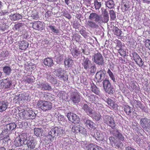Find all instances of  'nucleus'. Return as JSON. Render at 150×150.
Listing matches in <instances>:
<instances>
[{
    "instance_id": "nucleus-27",
    "label": "nucleus",
    "mask_w": 150,
    "mask_h": 150,
    "mask_svg": "<svg viewBox=\"0 0 150 150\" xmlns=\"http://www.w3.org/2000/svg\"><path fill=\"white\" fill-rule=\"evenodd\" d=\"M34 134L37 137H40L43 134L44 130L42 128H35L34 129Z\"/></svg>"
},
{
    "instance_id": "nucleus-44",
    "label": "nucleus",
    "mask_w": 150,
    "mask_h": 150,
    "mask_svg": "<svg viewBox=\"0 0 150 150\" xmlns=\"http://www.w3.org/2000/svg\"><path fill=\"white\" fill-rule=\"evenodd\" d=\"M113 31L115 35L119 36H120L122 33V31L118 27H114Z\"/></svg>"
},
{
    "instance_id": "nucleus-64",
    "label": "nucleus",
    "mask_w": 150,
    "mask_h": 150,
    "mask_svg": "<svg viewBox=\"0 0 150 150\" xmlns=\"http://www.w3.org/2000/svg\"><path fill=\"white\" fill-rule=\"evenodd\" d=\"M52 15V12L50 11H48L45 14V17L48 18L50 17Z\"/></svg>"
},
{
    "instance_id": "nucleus-58",
    "label": "nucleus",
    "mask_w": 150,
    "mask_h": 150,
    "mask_svg": "<svg viewBox=\"0 0 150 150\" xmlns=\"http://www.w3.org/2000/svg\"><path fill=\"white\" fill-rule=\"evenodd\" d=\"M144 43L145 47L150 50V40L147 39L145 40Z\"/></svg>"
},
{
    "instance_id": "nucleus-6",
    "label": "nucleus",
    "mask_w": 150,
    "mask_h": 150,
    "mask_svg": "<svg viewBox=\"0 0 150 150\" xmlns=\"http://www.w3.org/2000/svg\"><path fill=\"white\" fill-rule=\"evenodd\" d=\"M103 85L106 92L109 94L114 93V91L113 87V86L111 85L109 80L105 79L103 81Z\"/></svg>"
},
{
    "instance_id": "nucleus-48",
    "label": "nucleus",
    "mask_w": 150,
    "mask_h": 150,
    "mask_svg": "<svg viewBox=\"0 0 150 150\" xmlns=\"http://www.w3.org/2000/svg\"><path fill=\"white\" fill-rule=\"evenodd\" d=\"M72 131L75 133L79 132L80 131V128L79 126L74 125L72 128Z\"/></svg>"
},
{
    "instance_id": "nucleus-8",
    "label": "nucleus",
    "mask_w": 150,
    "mask_h": 150,
    "mask_svg": "<svg viewBox=\"0 0 150 150\" xmlns=\"http://www.w3.org/2000/svg\"><path fill=\"white\" fill-rule=\"evenodd\" d=\"M26 139L25 143V145H26L27 147L30 149H33L35 148L37 143L34 140L33 137L30 136H26Z\"/></svg>"
},
{
    "instance_id": "nucleus-43",
    "label": "nucleus",
    "mask_w": 150,
    "mask_h": 150,
    "mask_svg": "<svg viewBox=\"0 0 150 150\" xmlns=\"http://www.w3.org/2000/svg\"><path fill=\"white\" fill-rule=\"evenodd\" d=\"M136 64H137L139 67L141 68L143 67L144 65V62H143L142 58L140 57L137 59L135 61H134Z\"/></svg>"
},
{
    "instance_id": "nucleus-17",
    "label": "nucleus",
    "mask_w": 150,
    "mask_h": 150,
    "mask_svg": "<svg viewBox=\"0 0 150 150\" xmlns=\"http://www.w3.org/2000/svg\"><path fill=\"white\" fill-rule=\"evenodd\" d=\"M32 26L33 29L39 31L42 30L44 28L43 23L39 21H34L33 23Z\"/></svg>"
},
{
    "instance_id": "nucleus-37",
    "label": "nucleus",
    "mask_w": 150,
    "mask_h": 150,
    "mask_svg": "<svg viewBox=\"0 0 150 150\" xmlns=\"http://www.w3.org/2000/svg\"><path fill=\"white\" fill-rule=\"evenodd\" d=\"M46 78L47 81L52 83L56 84L57 83V80L52 77L50 74H47Z\"/></svg>"
},
{
    "instance_id": "nucleus-22",
    "label": "nucleus",
    "mask_w": 150,
    "mask_h": 150,
    "mask_svg": "<svg viewBox=\"0 0 150 150\" xmlns=\"http://www.w3.org/2000/svg\"><path fill=\"white\" fill-rule=\"evenodd\" d=\"M39 88L43 91H50L51 90L52 87L50 85L47 83L45 82L42 83L39 85Z\"/></svg>"
},
{
    "instance_id": "nucleus-28",
    "label": "nucleus",
    "mask_w": 150,
    "mask_h": 150,
    "mask_svg": "<svg viewBox=\"0 0 150 150\" xmlns=\"http://www.w3.org/2000/svg\"><path fill=\"white\" fill-rule=\"evenodd\" d=\"M89 115L96 121L99 120L101 117V115L99 113L93 112V111L92 112V114H90Z\"/></svg>"
},
{
    "instance_id": "nucleus-39",
    "label": "nucleus",
    "mask_w": 150,
    "mask_h": 150,
    "mask_svg": "<svg viewBox=\"0 0 150 150\" xmlns=\"http://www.w3.org/2000/svg\"><path fill=\"white\" fill-rule=\"evenodd\" d=\"M64 63L66 65H67L68 67H70L72 66L74 62L72 59L70 58H68L65 59Z\"/></svg>"
},
{
    "instance_id": "nucleus-63",
    "label": "nucleus",
    "mask_w": 150,
    "mask_h": 150,
    "mask_svg": "<svg viewBox=\"0 0 150 150\" xmlns=\"http://www.w3.org/2000/svg\"><path fill=\"white\" fill-rule=\"evenodd\" d=\"M31 16L33 19L35 20H37L39 18V16L37 13H32Z\"/></svg>"
},
{
    "instance_id": "nucleus-16",
    "label": "nucleus",
    "mask_w": 150,
    "mask_h": 150,
    "mask_svg": "<svg viewBox=\"0 0 150 150\" xmlns=\"http://www.w3.org/2000/svg\"><path fill=\"white\" fill-rule=\"evenodd\" d=\"M29 96V94L24 92L19 94L17 99V101L19 103H23L26 101Z\"/></svg>"
},
{
    "instance_id": "nucleus-55",
    "label": "nucleus",
    "mask_w": 150,
    "mask_h": 150,
    "mask_svg": "<svg viewBox=\"0 0 150 150\" xmlns=\"http://www.w3.org/2000/svg\"><path fill=\"white\" fill-rule=\"evenodd\" d=\"M79 33L85 38H86L88 36V33L85 30L81 29L79 31Z\"/></svg>"
},
{
    "instance_id": "nucleus-59",
    "label": "nucleus",
    "mask_w": 150,
    "mask_h": 150,
    "mask_svg": "<svg viewBox=\"0 0 150 150\" xmlns=\"http://www.w3.org/2000/svg\"><path fill=\"white\" fill-rule=\"evenodd\" d=\"M116 137L120 140L123 141L124 140L125 138L122 134L119 132H118L116 135Z\"/></svg>"
},
{
    "instance_id": "nucleus-53",
    "label": "nucleus",
    "mask_w": 150,
    "mask_h": 150,
    "mask_svg": "<svg viewBox=\"0 0 150 150\" xmlns=\"http://www.w3.org/2000/svg\"><path fill=\"white\" fill-rule=\"evenodd\" d=\"M22 16L18 14H14L12 16V18L14 21H16L21 19L22 18Z\"/></svg>"
},
{
    "instance_id": "nucleus-1",
    "label": "nucleus",
    "mask_w": 150,
    "mask_h": 150,
    "mask_svg": "<svg viewBox=\"0 0 150 150\" xmlns=\"http://www.w3.org/2000/svg\"><path fill=\"white\" fill-rule=\"evenodd\" d=\"M62 131V128L54 127L50 131L47 137L50 142H52L54 139L56 134L57 136H61L63 134Z\"/></svg>"
},
{
    "instance_id": "nucleus-56",
    "label": "nucleus",
    "mask_w": 150,
    "mask_h": 150,
    "mask_svg": "<svg viewBox=\"0 0 150 150\" xmlns=\"http://www.w3.org/2000/svg\"><path fill=\"white\" fill-rule=\"evenodd\" d=\"M96 144H90L87 145L86 149L87 150H94Z\"/></svg>"
},
{
    "instance_id": "nucleus-40",
    "label": "nucleus",
    "mask_w": 150,
    "mask_h": 150,
    "mask_svg": "<svg viewBox=\"0 0 150 150\" xmlns=\"http://www.w3.org/2000/svg\"><path fill=\"white\" fill-rule=\"evenodd\" d=\"M96 70V67L95 64H92L90 66L89 68L87 70L88 71H89L91 74H94L95 73Z\"/></svg>"
},
{
    "instance_id": "nucleus-51",
    "label": "nucleus",
    "mask_w": 150,
    "mask_h": 150,
    "mask_svg": "<svg viewBox=\"0 0 150 150\" xmlns=\"http://www.w3.org/2000/svg\"><path fill=\"white\" fill-rule=\"evenodd\" d=\"M24 25V23H19L17 24H16L14 25V28L15 30H19L22 28V27Z\"/></svg>"
},
{
    "instance_id": "nucleus-47",
    "label": "nucleus",
    "mask_w": 150,
    "mask_h": 150,
    "mask_svg": "<svg viewBox=\"0 0 150 150\" xmlns=\"http://www.w3.org/2000/svg\"><path fill=\"white\" fill-rule=\"evenodd\" d=\"M130 56L131 58L134 61L140 57L139 54L135 52H134L132 53Z\"/></svg>"
},
{
    "instance_id": "nucleus-50",
    "label": "nucleus",
    "mask_w": 150,
    "mask_h": 150,
    "mask_svg": "<svg viewBox=\"0 0 150 150\" xmlns=\"http://www.w3.org/2000/svg\"><path fill=\"white\" fill-rule=\"evenodd\" d=\"M34 78L32 77H27L26 79H24V81L28 83H31L34 82Z\"/></svg>"
},
{
    "instance_id": "nucleus-13",
    "label": "nucleus",
    "mask_w": 150,
    "mask_h": 150,
    "mask_svg": "<svg viewBox=\"0 0 150 150\" xmlns=\"http://www.w3.org/2000/svg\"><path fill=\"white\" fill-rule=\"evenodd\" d=\"M67 116L69 120L74 124L78 123L80 122L79 118L75 114L69 112L67 114Z\"/></svg>"
},
{
    "instance_id": "nucleus-46",
    "label": "nucleus",
    "mask_w": 150,
    "mask_h": 150,
    "mask_svg": "<svg viewBox=\"0 0 150 150\" xmlns=\"http://www.w3.org/2000/svg\"><path fill=\"white\" fill-rule=\"evenodd\" d=\"M89 101L91 102H95L96 99L98 98L97 97L93 94H90L88 97Z\"/></svg>"
},
{
    "instance_id": "nucleus-20",
    "label": "nucleus",
    "mask_w": 150,
    "mask_h": 150,
    "mask_svg": "<svg viewBox=\"0 0 150 150\" xmlns=\"http://www.w3.org/2000/svg\"><path fill=\"white\" fill-rule=\"evenodd\" d=\"M92 64L91 60L88 57L85 58L82 63L83 68L86 70H88Z\"/></svg>"
},
{
    "instance_id": "nucleus-21",
    "label": "nucleus",
    "mask_w": 150,
    "mask_h": 150,
    "mask_svg": "<svg viewBox=\"0 0 150 150\" xmlns=\"http://www.w3.org/2000/svg\"><path fill=\"white\" fill-rule=\"evenodd\" d=\"M91 135L96 139H98V140H101L103 139V137L101 133L96 130L93 129L91 131Z\"/></svg>"
},
{
    "instance_id": "nucleus-61",
    "label": "nucleus",
    "mask_w": 150,
    "mask_h": 150,
    "mask_svg": "<svg viewBox=\"0 0 150 150\" xmlns=\"http://www.w3.org/2000/svg\"><path fill=\"white\" fill-rule=\"evenodd\" d=\"M49 27L50 28L51 30L53 32L56 33H59V30L58 29H55L54 26H53L52 25H50L49 26Z\"/></svg>"
},
{
    "instance_id": "nucleus-15",
    "label": "nucleus",
    "mask_w": 150,
    "mask_h": 150,
    "mask_svg": "<svg viewBox=\"0 0 150 150\" xmlns=\"http://www.w3.org/2000/svg\"><path fill=\"white\" fill-rule=\"evenodd\" d=\"M101 15H99L95 13H90L88 17V19L91 21H94L95 22L100 24Z\"/></svg>"
},
{
    "instance_id": "nucleus-18",
    "label": "nucleus",
    "mask_w": 150,
    "mask_h": 150,
    "mask_svg": "<svg viewBox=\"0 0 150 150\" xmlns=\"http://www.w3.org/2000/svg\"><path fill=\"white\" fill-rule=\"evenodd\" d=\"M106 71L105 70H101L98 72L96 74L95 79L98 82H100L105 78Z\"/></svg>"
},
{
    "instance_id": "nucleus-19",
    "label": "nucleus",
    "mask_w": 150,
    "mask_h": 150,
    "mask_svg": "<svg viewBox=\"0 0 150 150\" xmlns=\"http://www.w3.org/2000/svg\"><path fill=\"white\" fill-rule=\"evenodd\" d=\"M16 125L14 123H11L7 124L4 127L3 133L4 132L8 134V131L11 132L16 127Z\"/></svg>"
},
{
    "instance_id": "nucleus-29",
    "label": "nucleus",
    "mask_w": 150,
    "mask_h": 150,
    "mask_svg": "<svg viewBox=\"0 0 150 150\" xmlns=\"http://www.w3.org/2000/svg\"><path fill=\"white\" fill-rule=\"evenodd\" d=\"M71 53L73 56L76 58L80 54V52L79 49L73 48L71 50Z\"/></svg>"
},
{
    "instance_id": "nucleus-11",
    "label": "nucleus",
    "mask_w": 150,
    "mask_h": 150,
    "mask_svg": "<svg viewBox=\"0 0 150 150\" xmlns=\"http://www.w3.org/2000/svg\"><path fill=\"white\" fill-rule=\"evenodd\" d=\"M141 126L146 131L150 128V120L146 117L142 118L140 122Z\"/></svg>"
},
{
    "instance_id": "nucleus-26",
    "label": "nucleus",
    "mask_w": 150,
    "mask_h": 150,
    "mask_svg": "<svg viewBox=\"0 0 150 150\" xmlns=\"http://www.w3.org/2000/svg\"><path fill=\"white\" fill-rule=\"evenodd\" d=\"M8 103L4 101H0V112L5 110L7 108Z\"/></svg>"
},
{
    "instance_id": "nucleus-9",
    "label": "nucleus",
    "mask_w": 150,
    "mask_h": 150,
    "mask_svg": "<svg viewBox=\"0 0 150 150\" xmlns=\"http://www.w3.org/2000/svg\"><path fill=\"white\" fill-rule=\"evenodd\" d=\"M70 100L74 104L78 103L81 100V96L78 92H72L70 94Z\"/></svg>"
},
{
    "instance_id": "nucleus-33",
    "label": "nucleus",
    "mask_w": 150,
    "mask_h": 150,
    "mask_svg": "<svg viewBox=\"0 0 150 150\" xmlns=\"http://www.w3.org/2000/svg\"><path fill=\"white\" fill-rule=\"evenodd\" d=\"M91 91L96 94L99 95L100 94V91L98 88L93 84L91 85Z\"/></svg>"
},
{
    "instance_id": "nucleus-7",
    "label": "nucleus",
    "mask_w": 150,
    "mask_h": 150,
    "mask_svg": "<svg viewBox=\"0 0 150 150\" xmlns=\"http://www.w3.org/2000/svg\"><path fill=\"white\" fill-rule=\"evenodd\" d=\"M94 62L99 65H104V62L103 58L101 54L99 52L95 54L93 56Z\"/></svg>"
},
{
    "instance_id": "nucleus-12",
    "label": "nucleus",
    "mask_w": 150,
    "mask_h": 150,
    "mask_svg": "<svg viewBox=\"0 0 150 150\" xmlns=\"http://www.w3.org/2000/svg\"><path fill=\"white\" fill-rule=\"evenodd\" d=\"M104 122L107 125L111 127L112 129L114 128L115 127V122L114 118L110 116H105L104 118Z\"/></svg>"
},
{
    "instance_id": "nucleus-54",
    "label": "nucleus",
    "mask_w": 150,
    "mask_h": 150,
    "mask_svg": "<svg viewBox=\"0 0 150 150\" xmlns=\"http://www.w3.org/2000/svg\"><path fill=\"white\" fill-rule=\"evenodd\" d=\"M110 14L111 19L113 20H115L116 17L114 11L113 10H110Z\"/></svg>"
},
{
    "instance_id": "nucleus-14",
    "label": "nucleus",
    "mask_w": 150,
    "mask_h": 150,
    "mask_svg": "<svg viewBox=\"0 0 150 150\" xmlns=\"http://www.w3.org/2000/svg\"><path fill=\"white\" fill-rule=\"evenodd\" d=\"M101 15H99L95 13H90L88 17V19L91 21H94L95 22L100 24Z\"/></svg>"
},
{
    "instance_id": "nucleus-3",
    "label": "nucleus",
    "mask_w": 150,
    "mask_h": 150,
    "mask_svg": "<svg viewBox=\"0 0 150 150\" xmlns=\"http://www.w3.org/2000/svg\"><path fill=\"white\" fill-rule=\"evenodd\" d=\"M54 72L56 76L62 82L64 83L68 81L69 76L66 71L62 69H59L56 70Z\"/></svg>"
},
{
    "instance_id": "nucleus-60",
    "label": "nucleus",
    "mask_w": 150,
    "mask_h": 150,
    "mask_svg": "<svg viewBox=\"0 0 150 150\" xmlns=\"http://www.w3.org/2000/svg\"><path fill=\"white\" fill-rule=\"evenodd\" d=\"M118 52L121 56H125L126 55V52L122 48H120L118 51Z\"/></svg>"
},
{
    "instance_id": "nucleus-25",
    "label": "nucleus",
    "mask_w": 150,
    "mask_h": 150,
    "mask_svg": "<svg viewBox=\"0 0 150 150\" xmlns=\"http://www.w3.org/2000/svg\"><path fill=\"white\" fill-rule=\"evenodd\" d=\"M86 25L87 27L93 28H97L98 27L96 23L90 20L88 21L86 23Z\"/></svg>"
},
{
    "instance_id": "nucleus-42",
    "label": "nucleus",
    "mask_w": 150,
    "mask_h": 150,
    "mask_svg": "<svg viewBox=\"0 0 150 150\" xmlns=\"http://www.w3.org/2000/svg\"><path fill=\"white\" fill-rule=\"evenodd\" d=\"M132 110V108L127 105L125 106L124 109L125 112L128 115H130L131 114Z\"/></svg>"
},
{
    "instance_id": "nucleus-23",
    "label": "nucleus",
    "mask_w": 150,
    "mask_h": 150,
    "mask_svg": "<svg viewBox=\"0 0 150 150\" xmlns=\"http://www.w3.org/2000/svg\"><path fill=\"white\" fill-rule=\"evenodd\" d=\"M18 43L19 48L22 50L26 49L29 45L28 42L25 40L19 41Z\"/></svg>"
},
{
    "instance_id": "nucleus-5",
    "label": "nucleus",
    "mask_w": 150,
    "mask_h": 150,
    "mask_svg": "<svg viewBox=\"0 0 150 150\" xmlns=\"http://www.w3.org/2000/svg\"><path fill=\"white\" fill-rule=\"evenodd\" d=\"M27 135L25 133H23L19 137H16L14 141V144L16 147H20L23 146L26 141Z\"/></svg>"
},
{
    "instance_id": "nucleus-49",
    "label": "nucleus",
    "mask_w": 150,
    "mask_h": 150,
    "mask_svg": "<svg viewBox=\"0 0 150 150\" xmlns=\"http://www.w3.org/2000/svg\"><path fill=\"white\" fill-rule=\"evenodd\" d=\"M122 9L123 12L127 11L130 8V6L129 4L126 3L124 4L122 6Z\"/></svg>"
},
{
    "instance_id": "nucleus-32",
    "label": "nucleus",
    "mask_w": 150,
    "mask_h": 150,
    "mask_svg": "<svg viewBox=\"0 0 150 150\" xmlns=\"http://www.w3.org/2000/svg\"><path fill=\"white\" fill-rule=\"evenodd\" d=\"M132 105L134 106H135L136 108L139 107L141 109H142L143 108V106L141 104L140 101H139L136 100H133L132 102Z\"/></svg>"
},
{
    "instance_id": "nucleus-10",
    "label": "nucleus",
    "mask_w": 150,
    "mask_h": 150,
    "mask_svg": "<svg viewBox=\"0 0 150 150\" xmlns=\"http://www.w3.org/2000/svg\"><path fill=\"white\" fill-rule=\"evenodd\" d=\"M12 83L9 79H3L0 80V86L6 89H11L12 87Z\"/></svg>"
},
{
    "instance_id": "nucleus-35",
    "label": "nucleus",
    "mask_w": 150,
    "mask_h": 150,
    "mask_svg": "<svg viewBox=\"0 0 150 150\" xmlns=\"http://www.w3.org/2000/svg\"><path fill=\"white\" fill-rule=\"evenodd\" d=\"M84 124L86 127L89 129L93 128L94 127L93 122L90 120H86Z\"/></svg>"
},
{
    "instance_id": "nucleus-38",
    "label": "nucleus",
    "mask_w": 150,
    "mask_h": 150,
    "mask_svg": "<svg viewBox=\"0 0 150 150\" xmlns=\"http://www.w3.org/2000/svg\"><path fill=\"white\" fill-rule=\"evenodd\" d=\"M3 71L6 75H9L11 71V69L10 67L6 66L3 68Z\"/></svg>"
},
{
    "instance_id": "nucleus-45",
    "label": "nucleus",
    "mask_w": 150,
    "mask_h": 150,
    "mask_svg": "<svg viewBox=\"0 0 150 150\" xmlns=\"http://www.w3.org/2000/svg\"><path fill=\"white\" fill-rule=\"evenodd\" d=\"M107 73L108 74L110 79L112 80L113 82H115L116 81L115 76L110 69H108L107 71Z\"/></svg>"
},
{
    "instance_id": "nucleus-2",
    "label": "nucleus",
    "mask_w": 150,
    "mask_h": 150,
    "mask_svg": "<svg viewBox=\"0 0 150 150\" xmlns=\"http://www.w3.org/2000/svg\"><path fill=\"white\" fill-rule=\"evenodd\" d=\"M37 105L38 108L44 112L50 110L52 108V104L49 101L39 100L38 102Z\"/></svg>"
},
{
    "instance_id": "nucleus-36",
    "label": "nucleus",
    "mask_w": 150,
    "mask_h": 150,
    "mask_svg": "<svg viewBox=\"0 0 150 150\" xmlns=\"http://www.w3.org/2000/svg\"><path fill=\"white\" fill-rule=\"evenodd\" d=\"M81 36L77 34H74L72 37V40L75 41L77 42L81 43Z\"/></svg>"
},
{
    "instance_id": "nucleus-52",
    "label": "nucleus",
    "mask_w": 150,
    "mask_h": 150,
    "mask_svg": "<svg viewBox=\"0 0 150 150\" xmlns=\"http://www.w3.org/2000/svg\"><path fill=\"white\" fill-rule=\"evenodd\" d=\"M103 19L102 18L101 16V21H100V24L102 23H106L109 21V16H103Z\"/></svg>"
},
{
    "instance_id": "nucleus-4",
    "label": "nucleus",
    "mask_w": 150,
    "mask_h": 150,
    "mask_svg": "<svg viewBox=\"0 0 150 150\" xmlns=\"http://www.w3.org/2000/svg\"><path fill=\"white\" fill-rule=\"evenodd\" d=\"M20 117L22 119H33L36 115L35 113L31 110H26L19 113Z\"/></svg>"
},
{
    "instance_id": "nucleus-57",
    "label": "nucleus",
    "mask_w": 150,
    "mask_h": 150,
    "mask_svg": "<svg viewBox=\"0 0 150 150\" xmlns=\"http://www.w3.org/2000/svg\"><path fill=\"white\" fill-rule=\"evenodd\" d=\"M94 6L95 8L96 9H99L101 7V2H98V1H95L94 2Z\"/></svg>"
},
{
    "instance_id": "nucleus-24",
    "label": "nucleus",
    "mask_w": 150,
    "mask_h": 150,
    "mask_svg": "<svg viewBox=\"0 0 150 150\" xmlns=\"http://www.w3.org/2000/svg\"><path fill=\"white\" fill-rule=\"evenodd\" d=\"M106 102L110 106V108L115 109L117 107V105L115 103V101L111 99L108 98L106 99Z\"/></svg>"
},
{
    "instance_id": "nucleus-41",
    "label": "nucleus",
    "mask_w": 150,
    "mask_h": 150,
    "mask_svg": "<svg viewBox=\"0 0 150 150\" xmlns=\"http://www.w3.org/2000/svg\"><path fill=\"white\" fill-rule=\"evenodd\" d=\"M4 6L3 3L0 0V16H4L8 12L6 10H2Z\"/></svg>"
},
{
    "instance_id": "nucleus-31",
    "label": "nucleus",
    "mask_w": 150,
    "mask_h": 150,
    "mask_svg": "<svg viewBox=\"0 0 150 150\" xmlns=\"http://www.w3.org/2000/svg\"><path fill=\"white\" fill-rule=\"evenodd\" d=\"M83 109L89 115L90 114H92V112L93 111L92 108L86 104H84L83 105Z\"/></svg>"
},
{
    "instance_id": "nucleus-34",
    "label": "nucleus",
    "mask_w": 150,
    "mask_h": 150,
    "mask_svg": "<svg viewBox=\"0 0 150 150\" xmlns=\"http://www.w3.org/2000/svg\"><path fill=\"white\" fill-rule=\"evenodd\" d=\"M105 5L109 8H112L114 7L115 4L112 0H108L105 1Z\"/></svg>"
},
{
    "instance_id": "nucleus-30",
    "label": "nucleus",
    "mask_w": 150,
    "mask_h": 150,
    "mask_svg": "<svg viewBox=\"0 0 150 150\" xmlns=\"http://www.w3.org/2000/svg\"><path fill=\"white\" fill-rule=\"evenodd\" d=\"M44 63L45 65L48 67H51L53 64V60L49 58L45 59L44 60Z\"/></svg>"
},
{
    "instance_id": "nucleus-62",
    "label": "nucleus",
    "mask_w": 150,
    "mask_h": 150,
    "mask_svg": "<svg viewBox=\"0 0 150 150\" xmlns=\"http://www.w3.org/2000/svg\"><path fill=\"white\" fill-rule=\"evenodd\" d=\"M20 123V127L21 128H25L28 125L27 123L25 122H22Z\"/></svg>"
}]
</instances>
